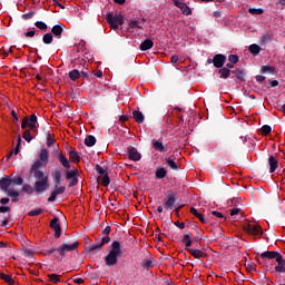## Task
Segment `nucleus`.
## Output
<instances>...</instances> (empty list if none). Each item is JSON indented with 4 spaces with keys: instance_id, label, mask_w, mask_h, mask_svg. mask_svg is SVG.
<instances>
[{
    "instance_id": "nucleus-29",
    "label": "nucleus",
    "mask_w": 285,
    "mask_h": 285,
    "mask_svg": "<svg viewBox=\"0 0 285 285\" xmlns=\"http://www.w3.org/2000/svg\"><path fill=\"white\" fill-rule=\"evenodd\" d=\"M32 132H35V131H32L29 128V129L24 130V132L22 135L23 139H26L28 141V144H30V141H32V139H35V136H32Z\"/></svg>"
},
{
    "instance_id": "nucleus-15",
    "label": "nucleus",
    "mask_w": 285,
    "mask_h": 285,
    "mask_svg": "<svg viewBox=\"0 0 285 285\" xmlns=\"http://www.w3.org/2000/svg\"><path fill=\"white\" fill-rule=\"evenodd\" d=\"M153 46H155V42H153L151 39H146L140 43L139 50H141V52H146V50H150Z\"/></svg>"
},
{
    "instance_id": "nucleus-2",
    "label": "nucleus",
    "mask_w": 285,
    "mask_h": 285,
    "mask_svg": "<svg viewBox=\"0 0 285 285\" xmlns=\"http://www.w3.org/2000/svg\"><path fill=\"white\" fill-rule=\"evenodd\" d=\"M122 253L124 252L121 250V243H119V240H114L110 245L108 255L105 257L106 266H116Z\"/></svg>"
},
{
    "instance_id": "nucleus-10",
    "label": "nucleus",
    "mask_w": 285,
    "mask_h": 285,
    "mask_svg": "<svg viewBox=\"0 0 285 285\" xmlns=\"http://www.w3.org/2000/svg\"><path fill=\"white\" fill-rule=\"evenodd\" d=\"M50 227L55 230V237H61V225L59 224V218H53L50 223Z\"/></svg>"
},
{
    "instance_id": "nucleus-34",
    "label": "nucleus",
    "mask_w": 285,
    "mask_h": 285,
    "mask_svg": "<svg viewBox=\"0 0 285 285\" xmlns=\"http://www.w3.org/2000/svg\"><path fill=\"white\" fill-rule=\"evenodd\" d=\"M35 26L39 30H42V32H46L48 30V24L46 22H43V21H36Z\"/></svg>"
},
{
    "instance_id": "nucleus-20",
    "label": "nucleus",
    "mask_w": 285,
    "mask_h": 285,
    "mask_svg": "<svg viewBox=\"0 0 285 285\" xmlns=\"http://www.w3.org/2000/svg\"><path fill=\"white\" fill-rule=\"evenodd\" d=\"M43 166V163L39 159H36L31 166V173H33V175H36L37 173H41V170H39V168H41Z\"/></svg>"
},
{
    "instance_id": "nucleus-8",
    "label": "nucleus",
    "mask_w": 285,
    "mask_h": 285,
    "mask_svg": "<svg viewBox=\"0 0 285 285\" xmlns=\"http://www.w3.org/2000/svg\"><path fill=\"white\" fill-rule=\"evenodd\" d=\"M175 202H177V198L175 197V193H169L167 195V198L163 200V206L168 210L169 208H173L175 206Z\"/></svg>"
},
{
    "instance_id": "nucleus-13",
    "label": "nucleus",
    "mask_w": 285,
    "mask_h": 285,
    "mask_svg": "<svg viewBox=\"0 0 285 285\" xmlns=\"http://www.w3.org/2000/svg\"><path fill=\"white\" fill-rule=\"evenodd\" d=\"M39 159L43 164V168H46L48 166V159H50V153H48V149L40 150Z\"/></svg>"
},
{
    "instance_id": "nucleus-31",
    "label": "nucleus",
    "mask_w": 285,
    "mask_h": 285,
    "mask_svg": "<svg viewBox=\"0 0 285 285\" xmlns=\"http://www.w3.org/2000/svg\"><path fill=\"white\" fill-rule=\"evenodd\" d=\"M179 10L183 12V14H185L186 17H190V14H193V10L190 9V7H188V4H186L184 2V4L179 8Z\"/></svg>"
},
{
    "instance_id": "nucleus-36",
    "label": "nucleus",
    "mask_w": 285,
    "mask_h": 285,
    "mask_svg": "<svg viewBox=\"0 0 285 285\" xmlns=\"http://www.w3.org/2000/svg\"><path fill=\"white\" fill-rule=\"evenodd\" d=\"M237 215H239L242 217L243 213L240 208L234 207L230 209V217H233L234 219H237Z\"/></svg>"
},
{
    "instance_id": "nucleus-3",
    "label": "nucleus",
    "mask_w": 285,
    "mask_h": 285,
    "mask_svg": "<svg viewBox=\"0 0 285 285\" xmlns=\"http://www.w3.org/2000/svg\"><path fill=\"white\" fill-rule=\"evenodd\" d=\"M35 179H37L33 184V190L37 195H43L48 188H50V184L48 183V176L43 171H36L33 174Z\"/></svg>"
},
{
    "instance_id": "nucleus-17",
    "label": "nucleus",
    "mask_w": 285,
    "mask_h": 285,
    "mask_svg": "<svg viewBox=\"0 0 285 285\" xmlns=\"http://www.w3.org/2000/svg\"><path fill=\"white\" fill-rule=\"evenodd\" d=\"M6 195L8 196V197H11V202H19V191H17L16 189H12V188H9V189H7L6 191Z\"/></svg>"
},
{
    "instance_id": "nucleus-52",
    "label": "nucleus",
    "mask_w": 285,
    "mask_h": 285,
    "mask_svg": "<svg viewBox=\"0 0 285 285\" xmlns=\"http://www.w3.org/2000/svg\"><path fill=\"white\" fill-rule=\"evenodd\" d=\"M68 76L71 79V81H77L81 77V73L80 72H69Z\"/></svg>"
},
{
    "instance_id": "nucleus-11",
    "label": "nucleus",
    "mask_w": 285,
    "mask_h": 285,
    "mask_svg": "<svg viewBox=\"0 0 285 285\" xmlns=\"http://www.w3.org/2000/svg\"><path fill=\"white\" fill-rule=\"evenodd\" d=\"M128 157L131 161H141V154L135 147L128 149Z\"/></svg>"
},
{
    "instance_id": "nucleus-1",
    "label": "nucleus",
    "mask_w": 285,
    "mask_h": 285,
    "mask_svg": "<svg viewBox=\"0 0 285 285\" xmlns=\"http://www.w3.org/2000/svg\"><path fill=\"white\" fill-rule=\"evenodd\" d=\"M77 248H79L78 242H75L73 244L63 243L59 247L47 249V255H52L57 262H63L66 253H72V250H77Z\"/></svg>"
},
{
    "instance_id": "nucleus-14",
    "label": "nucleus",
    "mask_w": 285,
    "mask_h": 285,
    "mask_svg": "<svg viewBox=\"0 0 285 285\" xmlns=\"http://www.w3.org/2000/svg\"><path fill=\"white\" fill-rule=\"evenodd\" d=\"M277 266H275L276 273H285V259L284 256H278L276 259Z\"/></svg>"
},
{
    "instance_id": "nucleus-62",
    "label": "nucleus",
    "mask_w": 285,
    "mask_h": 285,
    "mask_svg": "<svg viewBox=\"0 0 285 285\" xmlns=\"http://www.w3.org/2000/svg\"><path fill=\"white\" fill-rule=\"evenodd\" d=\"M245 75H246V73H244V72H237V73H236V78H237L239 81H244Z\"/></svg>"
},
{
    "instance_id": "nucleus-37",
    "label": "nucleus",
    "mask_w": 285,
    "mask_h": 285,
    "mask_svg": "<svg viewBox=\"0 0 285 285\" xmlns=\"http://www.w3.org/2000/svg\"><path fill=\"white\" fill-rule=\"evenodd\" d=\"M47 277L49 282H53V284H59L61 282V278L57 274H49Z\"/></svg>"
},
{
    "instance_id": "nucleus-54",
    "label": "nucleus",
    "mask_w": 285,
    "mask_h": 285,
    "mask_svg": "<svg viewBox=\"0 0 285 285\" xmlns=\"http://www.w3.org/2000/svg\"><path fill=\"white\" fill-rule=\"evenodd\" d=\"M261 130L263 135H271V131L273 130V128L268 125H264Z\"/></svg>"
},
{
    "instance_id": "nucleus-40",
    "label": "nucleus",
    "mask_w": 285,
    "mask_h": 285,
    "mask_svg": "<svg viewBox=\"0 0 285 285\" xmlns=\"http://www.w3.org/2000/svg\"><path fill=\"white\" fill-rule=\"evenodd\" d=\"M233 68H235V63L228 61L226 63V66L223 69L219 70V72H230V70H233Z\"/></svg>"
},
{
    "instance_id": "nucleus-58",
    "label": "nucleus",
    "mask_w": 285,
    "mask_h": 285,
    "mask_svg": "<svg viewBox=\"0 0 285 285\" xmlns=\"http://www.w3.org/2000/svg\"><path fill=\"white\" fill-rule=\"evenodd\" d=\"M21 128L22 130H26V128H30V120L28 118H23Z\"/></svg>"
},
{
    "instance_id": "nucleus-35",
    "label": "nucleus",
    "mask_w": 285,
    "mask_h": 285,
    "mask_svg": "<svg viewBox=\"0 0 285 285\" xmlns=\"http://www.w3.org/2000/svg\"><path fill=\"white\" fill-rule=\"evenodd\" d=\"M0 213H10V207L8 206H1ZM8 224V219L0 220V226H6Z\"/></svg>"
},
{
    "instance_id": "nucleus-24",
    "label": "nucleus",
    "mask_w": 285,
    "mask_h": 285,
    "mask_svg": "<svg viewBox=\"0 0 285 285\" xmlns=\"http://www.w3.org/2000/svg\"><path fill=\"white\" fill-rule=\"evenodd\" d=\"M52 41H55V36L52 33H45L42 36V43H45L46 46H50Z\"/></svg>"
},
{
    "instance_id": "nucleus-39",
    "label": "nucleus",
    "mask_w": 285,
    "mask_h": 285,
    "mask_svg": "<svg viewBox=\"0 0 285 285\" xmlns=\"http://www.w3.org/2000/svg\"><path fill=\"white\" fill-rule=\"evenodd\" d=\"M230 77V72H216L214 75V79H228Z\"/></svg>"
},
{
    "instance_id": "nucleus-55",
    "label": "nucleus",
    "mask_w": 285,
    "mask_h": 285,
    "mask_svg": "<svg viewBox=\"0 0 285 285\" xmlns=\"http://www.w3.org/2000/svg\"><path fill=\"white\" fill-rule=\"evenodd\" d=\"M11 184H16V186H22L23 185V178L16 177V178L11 179Z\"/></svg>"
},
{
    "instance_id": "nucleus-19",
    "label": "nucleus",
    "mask_w": 285,
    "mask_h": 285,
    "mask_svg": "<svg viewBox=\"0 0 285 285\" xmlns=\"http://www.w3.org/2000/svg\"><path fill=\"white\" fill-rule=\"evenodd\" d=\"M153 144V147L155 148V150H157V153H166V146H164V142L157 140V139H154L151 141Z\"/></svg>"
},
{
    "instance_id": "nucleus-43",
    "label": "nucleus",
    "mask_w": 285,
    "mask_h": 285,
    "mask_svg": "<svg viewBox=\"0 0 285 285\" xmlns=\"http://www.w3.org/2000/svg\"><path fill=\"white\" fill-rule=\"evenodd\" d=\"M259 72H275V67L265 65L261 68Z\"/></svg>"
},
{
    "instance_id": "nucleus-4",
    "label": "nucleus",
    "mask_w": 285,
    "mask_h": 285,
    "mask_svg": "<svg viewBox=\"0 0 285 285\" xmlns=\"http://www.w3.org/2000/svg\"><path fill=\"white\" fill-rule=\"evenodd\" d=\"M106 20L111 30H119V26H124V16L121 14L107 13Z\"/></svg>"
},
{
    "instance_id": "nucleus-45",
    "label": "nucleus",
    "mask_w": 285,
    "mask_h": 285,
    "mask_svg": "<svg viewBox=\"0 0 285 285\" xmlns=\"http://www.w3.org/2000/svg\"><path fill=\"white\" fill-rule=\"evenodd\" d=\"M166 164H167V166H169V168H171V170H178V166H177V163H175V160H173V159H170V158H168L167 160H166Z\"/></svg>"
},
{
    "instance_id": "nucleus-38",
    "label": "nucleus",
    "mask_w": 285,
    "mask_h": 285,
    "mask_svg": "<svg viewBox=\"0 0 285 285\" xmlns=\"http://www.w3.org/2000/svg\"><path fill=\"white\" fill-rule=\"evenodd\" d=\"M53 193L57 194V195H63L66 193V187L56 184Z\"/></svg>"
},
{
    "instance_id": "nucleus-57",
    "label": "nucleus",
    "mask_w": 285,
    "mask_h": 285,
    "mask_svg": "<svg viewBox=\"0 0 285 285\" xmlns=\"http://www.w3.org/2000/svg\"><path fill=\"white\" fill-rule=\"evenodd\" d=\"M19 148H21V136H18L17 147L11 153H14V155H19Z\"/></svg>"
},
{
    "instance_id": "nucleus-53",
    "label": "nucleus",
    "mask_w": 285,
    "mask_h": 285,
    "mask_svg": "<svg viewBox=\"0 0 285 285\" xmlns=\"http://www.w3.org/2000/svg\"><path fill=\"white\" fill-rule=\"evenodd\" d=\"M96 171L98 173L99 178L106 176V169L99 165L96 166Z\"/></svg>"
},
{
    "instance_id": "nucleus-48",
    "label": "nucleus",
    "mask_w": 285,
    "mask_h": 285,
    "mask_svg": "<svg viewBox=\"0 0 285 285\" xmlns=\"http://www.w3.org/2000/svg\"><path fill=\"white\" fill-rule=\"evenodd\" d=\"M99 179H100L102 186H110V177H108V175L100 176Z\"/></svg>"
},
{
    "instance_id": "nucleus-59",
    "label": "nucleus",
    "mask_w": 285,
    "mask_h": 285,
    "mask_svg": "<svg viewBox=\"0 0 285 285\" xmlns=\"http://www.w3.org/2000/svg\"><path fill=\"white\" fill-rule=\"evenodd\" d=\"M77 177V170L67 171V179H75Z\"/></svg>"
},
{
    "instance_id": "nucleus-7",
    "label": "nucleus",
    "mask_w": 285,
    "mask_h": 285,
    "mask_svg": "<svg viewBox=\"0 0 285 285\" xmlns=\"http://www.w3.org/2000/svg\"><path fill=\"white\" fill-rule=\"evenodd\" d=\"M244 230L248 235H262V226L259 225L247 224L244 226Z\"/></svg>"
},
{
    "instance_id": "nucleus-44",
    "label": "nucleus",
    "mask_w": 285,
    "mask_h": 285,
    "mask_svg": "<svg viewBox=\"0 0 285 285\" xmlns=\"http://www.w3.org/2000/svg\"><path fill=\"white\" fill-rule=\"evenodd\" d=\"M248 12H249V14H253V16L264 14V9H262V8H258V9L249 8Z\"/></svg>"
},
{
    "instance_id": "nucleus-50",
    "label": "nucleus",
    "mask_w": 285,
    "mask_h": 285,
    "mask_svg": "<svg viewBox=\"0 0 285 285\" xmlns=\"http://www.w3.org/2000/svg\"><path fill=\"white\" fill-rule=\"evenodd\" d=\"M228 61L230 62V63H238L239 62V56H237V55H229L228 56Z\"/></svg>"
},
{
    "instance_id": "nucleus-42",
    "label": "nucleus",
    "mask_w": 285,
    "mask_h": 285,
    "mask_svg": "<svg viewBox=\"0 0 285 285\" xmlns=\"http://www.w3.org/2000/svg\"><path fill=\"white\" fill-rule=\"evenodd\" d=\"M0 277H1V279H3L7 284H10V285L14 284V279L11 278V276L8 275V274H0Z\"/></svg>"
},
{
    "instance_id": "nucleus-51",
    "label": "nucleus",
    "mask_w": 285,
    "mask_h": 285,
    "mask_svg": "<svg viewBox=\"0 0 285 285\" xmlns=\"http://www.w3.org/2000/svg\"><path fill=\"white\" fill-rule=\"evenodd\" d=\"M43 213V209L38 208V209H32L29 212V217H37V215H41Z\"/></svg>"
},
{
    "instance_id": "nucleus-64",
    "label": "nucleus",
    "mask_w": 285,
    "mask_h": 285,
    "mask_svg": "<svg viewBox=\"0 0 285 285\" xmlns=\"http://www.w3.org/2000/svg\"><path fill=\"white\" fill-rule=\"evenodd\" d=\"M102 235H105V237H108L110 235V226H107L104 230H102Z\"/></svg>"
},
{
    "instance_id": "nucleus-30",
    "label": "nucleus",
    "mask_w": 285,
    "mask_h": 285,
    "mask_svg": "<svg viewBox=\"0 0 285 285\" xmlns=\"http://www.w3.org/2000/svg\"><path fill=\"white\" fill-rule=\"evenodd\" d=\"M22 193H26V195H33L35 187H32V185H29V184H23L22 185Z\"/></svg>"
},
{
    "instance_id": "nucleus-18",
    "label": "nucleus",
    "mask_w": 285,
    "mask_h": 285,
    "mask_svg": "<svg viewBox=\"0 0 285 285\" xmlns=\"http://www.w3.org/2000/svg\"><path fill=\"white\" fill-rule=\"evenodd\" d=\"M268 165H269V173H275L279 166L277 163V159L274 156H271L268 158Z\"/></svg>"
},
{
    "instance_id": "nucleus-41",
    "label": "nucleus",
    "mask_w": 285,
    "mask_h": 285,
    "mask_svg": "<svg viewBox=\"0 0 285 285\" xmlns=\"http://www.w3.org/2000/svg\"><path fill=\"white\" fill-rule=\"evenodd\" d=\"M166 175H167L166 168H159L156 170V177L158 179H164V177H166Z\"/></svg>"
},
{
    "instance_id": "nucleus-56",
    "label": "nucleus",
    "mask_w": 285,
    "mask_h": 285,
    "mask_svg": "<svg viewBox=\"0 0 285 285\" xmlns=\"http://www.w3.org/2000/svg\"><path fill=\"white\" fill-rule=\"evenodd\" d=\"M32 17H35V11H30L29 13H23L21 16V18L24 20V21H28L29 19H32Z\"/></svg>"
},
{
    "instance_id": "nucleus-5",
    "label": "nucleus",
    "mask_w": 285,
    "mask_h": 285,
    "mask_svg": "<svg viewBox=\"0 0 285 285\" xmlns=\"http://www.w3.org/2000/svg\"><path fill=\"white\" fill-rule=\"evenodd\" d=\"M106 244H110V236H105L101 240H97L95 244L89 245V253H99Z\"/></svg>"
},
{
    "instance_id": "nucleus-47",
    "label": "nucleus",
    "mask_w": 285,
    "mask_h": 285,
    "mask_svg": "<svg viewBox=\"0 0 285 285\" xmlns=\"http://www.w3.org/2000/svg\"><path fill=\"white\" fill-rule=\"evenodd\" d=\"M142 268H153V266H155V263H153V261L150 259H145L141 263Z\"/></svg>"
},
{
    "instance_id": "nucleus-63",
    "label": "nucleus",
    "mask_w": 285,
    "mask_h": 285,
    "mask_svg": "<svg viewBox=\"0 0 285 285\" xmlns=\"http://www.w3.org/2000/svg\"><path fill=\"white\" fill-rule=\"evenodd\" d=\"M173 3H174V6H176V8H181L183 7V4H184V2H181V1H179V0H173Z\"/></svg>"
},
{
    "instance_id": "nucleus-16",
    "label": "nucleus",
    "mask_w": 285,
    "mask_h": 285,
    "mask_svg": "<svg viewBox=\"0 0 285 285\" xmlns=\"http://www.w3.org/2000/svg\"><path fill=\"white\" fill-rule=\"evenodd\" d=\"M281 256L282 254H279L278 252H264L263 254H261V257L263 259H277Z\"/></svg>"
},
{
    "instance_id": "nucleus-9",
    "label": "nucleus",
    "mask_w": 285,
    "mask_h": 285,
    "mask_svg": "<svg viewBox=\"0 0 285 285\" xmlns=\"http://www.w3.org/2000/svg\"><path fill=\"white\" fill-rule=\"evenodd\" d=\"M10 186H12V178H10V176H4L0 179V188L3 193L9 190Z\"/></svg>"
},
{
    "instance_id": "nucleus-33",
    "label": "nucleus",
    "mask_w": 285,
    "mask_h": 285,
    "mask_svg": "<svg viewBox=\"0 0 285 285\" xmlns=\"http://www.w3.org/2000/svg\"><path fill=\"white\" fill-rule=\"evenodd\" d=\"M184 243L187 248H190V246H193V239L190 238V233L184 234Z\"/></svg>"
},
{
    "instance_id": "nucleus-61",
    "label": "nucleus",
    "mask_w": 285,
    "mask_h": 285,
    "mask_svg": "<svg viewBox=\"0 0 285 285\" xmlns=\"http://www.w3.org/2000/svg\"><path fill=\"white\" fill-rule=\"evenodd\" d=\"M190 213H191V215H194L197 218L202 215L199 212H197V209L195 207L190 208Z\"/></svg>"
},
{
    "instance_id": "nucleus-28",
    "label": "nucleus",
    "mask_w": 285,
    "mask_h": 285,
    "mask_svg": "<svg viewBox=\"0 0 285 285\" xmlns=\"http://www.w3.org/2000/svg\"><path fill=\"white\" fill-rule=\"evenodd\" d=\"M132 115H134V119H135V121H137V124H144L145 117L141 111H134Z\"/></svg>"
},
{
    "instance_id": "nucleus-6",
    "label": "nucleus",
    "mask_w": 285,
    "mask_h": 285,
    "mask_svg": "<svg viewBox=\"0 0 285 285\" xmlns=\"http://www.w3.org/2000/svg\"><path fill=\"white\" fill-rule=\"evenodd\" d=\"M207 63H214L215 68H224V63H226V56L224 53H217L213 59H208Z\"/></svg>"
},
{
    "instance_id": "nucleus-23",
    "label": "nucleus",
    "mask_w": 285,
    "mask_h": 285,
    "mask_svg": "<svg viewBox=\"0 0 285 285\" xmlns=\"http://www.w3.org/2000/svg\"><path fill=\"white\" fill-rule=\"evenodd\" d=\"M29 128L32 132H37V115L32 114L29 119Z\"/></svg>"
},
{
    "instance_id": "nucleus-12",
    "label": "nucleus",
    "mask_w": 285,
    "mask_h": 285,
    "mask_svg": "<svg viewBox=\"0 0 285 285\" xmlns=\"http://www.w3.org/2000/svg\"><path fill=\"white\" fill-rule=\"evenodd\" d=\"M63 28H66V26L63 24H55L52 28H51V35L53 37H56L57 39H61V36L63 35Z\"/></svg>"
},
{
    "instance_id": "nucleus-27",
    "label": "nucleus",
    "mask_w": 285,
    "mask_h": 285,
    "mask_svg": "<svg viewBox=\"0 0 285 285\" xmlns=\"http://www.w3.org/2000/svg\"><path fill=\"white\" fill-rule=\"evenodd\" d=\"M128 27L131 29L139 28L140 30H144V24H141V22H139L137 19L130 20Z\"/></svg>"
},
{
    "instance_id": "nucleus-21",
    "label": "nucleus",
    "mask_w": 285,
    "mask_h": 285,
    "mask_svg": "<svg viewBox=\"0 0 285 285\" xmlns=\"http://www.w3.org/2000/svg\"><path fill=\"white\" fill-rule=\"evenodd\" d=\"M58 161L63 166V168H70V160L63 156V153L58 155Z\"/></svg>"
},
{
    "instance_id": "nucleus-46",
    "label": "nucleus",
    "mask_w": 285,
    "mask_h": 285,
    "mask_svg": "<svg viewBox=\"0 0 285 285\" xmlns=\"http://www.w3.org/2000/svg\"><path fill=\"white\" fill-rule=\"evenodd\" d=\"M69 157H70V159H71L75 164H77V163L79 161V154H78L77 151H75V150H71V151L69 153Z\"/></svg>"
},
{
    "instance_id": "nucleus-32",
    "label": "nucleus",
    "mask_w": 285,
    "mask_h": 285,
    "mask_svg": "<svg viewBox=\"0 0 285 285\" xmlns=\"http://www.w3.org/2000/svg\"><path fill=\"white\" fill-rule=\"evenodd\" d=\"M261 51H262V47H259V45L254 43L249 46L250 55H259Z\"/></svg>"
},
{
    "instance_id": "nucleus-25",
    "label": "nucleus",
    "mask_w": 285,
    "mask_h": 285,
    "mask_svg": "<svg viewBox=\"0 0 285 285\" xmlns=\"http://www.w3.org/2000/svg\"><path fill=\"white\" fill-rule=\"evenodd\" d=\"M97 144V138H95V136L89 135L85 138V146H88L89 148H91V146H95Z\"/></svg>"
},
{
    "instance_id": "nucleus-60",
    "label": "nucleus",
    "mask_w": 285,
    "mask_h": 285,
    "mask_svg": "<svg viewBox=\"0 0 285 285\" xmlns=\"http://www.w3.org/2000/svg\"><path fill=\"white\" fill-rule=\"evenodd\" d=\"M57 194L53 191L51 195L48 197V202H57Z\"/></svg>"
},
{
    "instance_id": "nucleus-26",
    "label": "nucleus",
    "mask_w": 285,
    "mask_h": 285,
    "mask_svg": "<svg viewBox=\"0 0 285 285\" xmlns=\"http://www.w3.org/2000/svg\"><path fill=\"white\" fill-rule=\"evenodd\" d=\"M188 253H190V255H193V257H195L196 259H202V257H204V252L199 250V249H193V248H188L187 249Z\"/></svg>"
},
{
    "instance_id": "nucleus-49",
    "label": "nucleus",
    "mask_w": 285,
    "mask_h": 285,
    "mask_svg": "<svg viewBox=\"0 0 285 285\" xmlns=\"http://www.w3.org/2000/svg\"><path fill=\"white\" fill-rule=\"evenodd\" d=\"M55 137L52 136V134H48L47 136V146L50 148V146H55Z\"/></svg>"
},
{
    "instance_id": "nucleus-22",
    "label": "nucleus",
    "mask_w": 285,
    "mask_h": 285,
    "mask_svg": "<svg viewBox=\"0 0 285 285\" xmlns=\"http://www.w3.org/2000/svg\"><path fill=\"white\" fill-rule=\"evenodd\" d=\"M51 177L53 179V184L61 185V171L56 169L51 173Z\"/></svg>"
}]
</instances>
